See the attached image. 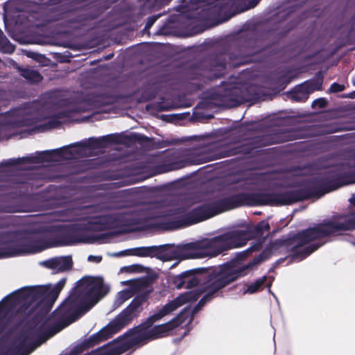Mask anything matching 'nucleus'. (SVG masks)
<instances>
[{"label": "nucleus", "instance_id": "nucleus-1", "mask_svg": "<svg viewBox=\"0 0 355 355\" xmlns=\"http://www.w3.org/2000/svg\"><path fill=\"white\" fill-rule=\"evenodd\" d=\"M288 31L268 29L261 33L250 32L241 40L239 48L232 52L218 51L195 64L188 71V78L198 80V87L209 81L220 78L227 67L237 68L252 62H259V55L277 44Z\"/></svg>", "mask_w": 355, "mask_h": 355}, {"label": "nucleus", "instance_id": "nucleus-2", "mask_svg": "<svg viewBox=\"0 0 355 355\" xmlns=\"http://www.w3.org/2000/svg\"><path fill=\"white\" fill-rule=\"evenodd\" d=\"M352 172L347 164H340L327 171L322 177L309 180L304 187L280 193H255L258 206L289 205L326 193L352 182Z\"/></svg>", "mask_w": 355, "mask_h": 355}, {"label": "nucleus", "instance_id": "nucleus-3", "mask_svg": "<svg viewBox=\"0 0 355 355\" xmlns=\"http://www.w3.org/2000/svg\"><path fill=\"white\" fill-rule=\"evenodd\" d=\"M322 239L318 225L313 227H309L295 234L291 237L278 239L270 243L266 248L245 266L235 267L230 263L221 265L225 271L230 274V277H234V282L239 277L248 274V270L252 267L259 265L263 261L269 259L274 252L281 249H285L287 252H291L288 257L292 260L302 261L317 250L323 243H314L304 247L317 239Z\"/></svg>", "mask_w": 355, "mask_h": 355}, {"label": "nucleus", "instance_id": "nucleus-4", "mask_svg": "<svg viewBox=\"0 0 355 355\" xmlns=\"http://www.w3.org/2000/svg\"><path fill=\"white\" fill-rule=\"evenodd\" d=\"M110 291L100 277H84L76 283L69 296L53 312L52 317L61 318L69 324L89 311L99 299Z\"/></svg>", "mask_w": 355, "mask_h": 355}, {"label": "nucleus", "instance_id": "nucleus-5", "mask_svg": "<svg viewBox=\"0 0 355 355\" xmlns=\"http://www.w3.org/2000/svg\"><path fill=\"white\" fill-rule=\"evenodd\" d=\"M245 206H258L255 193H236L226 197L204 203L192 209L178 220L158 223L163 230H173L189 226L223 212Z\"/></svg>", "mask_w": 355, "mask_h": 355}, {"label": "nucleus", "instance_id": "nucleus-6", "mask_svg": "<svg viewBox=\"0 0 355 355\" xmlns=\"http://www.w3.org/2000/svg\"><path fill=\"white\" fill-rule=\"evenodd\" d=\"M66 282V278L60 279L51 289L44 286L24 287L5 297L0 302V333L5 329L4 320L6 315L19 305H21L26 311L33 304L37 302L43 304L48 311L50 310Z\"/></svg>", "mask_w": 355, "mask_h": 355}, {"label": "nucleus", "instance_id": "nucleus-7", "mask_svg": "<svg viewBox=\"0 0 355 355\" xmlns=\"http://www.w3.org/2000/svg\"><path fill=\"white\" fill-rule=\"evenodd\" d=\"M149 293L144 292L137 295L131 303L117 315L107 325L97 333L85 338L77 344L71 350V355H78L85 350L94 347L119 332L128 325L134 318L142 311V305L147 302Z\"/></svg>", "mask_w": 355, "mask_h": 355}, {"label": "nucleus", "instance_id": "nucleus-8", "mask_svg": "<svg viewBox=\"0 0 355 355\" xmlns=\"http://www.w3.org/2000/svg\"><path fill=\"white\" fill-rule=\"evenodd\" d=\"M200 295V293L195 291H188L168 302L158 311L149 316L145 322L127 331L124 334L125 339L126 340L125 344L132 346L140 344L146 340H153L151 329L150 328L155 322L171 314L183 304L189 302L196 301Z\"/></svg>", "mask_w": 355, "mask_h": 355}, {"label": "nucleus", "instance_id": "nucleus-9", "mask_svg": "<svg viewBox=\"0 0 355 355\" xmlns=\"http://www.w3.org/2000/svg\"><path fill=\"white\" fill-rule=\"evenodd\" d=\"M0 246L3 258L40 252L51 245L37 236L18 231L0 232Z\"/></svg>", "mask_w": 355, "mask_h": 355}, {"label": "nucleus", "instance_id": "nucleus-10", "mask_svg": "<svg viewBox=\"0 0 355 355\" xmlns=\"http://www.w3.org/2000/svg\"><path fill=\"white\" fill-rule=\"evenodd\" d=\"M46 320L40 315H35L27 324L26 328L18 334L15 338L11 346L7 350L6 354H17L24 352L29 345L28 342L37 338L38 345L44 342L48 338L44 327Z\"/></svg>", "mask_w": 355, "mask_h": 355}, {"label": "nucleus", "instance_id": "nucleus-11", "mask_svg": "<svg viewBox=\"0 0 355 355\" xmlns=\"http://www.w3.org/2000/svg\"><path fill=\"white\" fill-rule=\"evenodd\" d=\"M210 279L205 288V294L198 302L196 308H200L212 299L219 295L220 291L234 282V277H230L222 266L211 270L209 273Z\"/></svg>", "mask_w": 355, "mask_h": 355}, {"label": "nucleus", "instance_id": "nucleus-12", "mask_svg": "<svg viewBox=\"0 0 355 355\" xmlns=\"http://www.w3.org/2000/svg\"><path fill=\"white\" fill-rule=\"evenodd\" d=\"M317 225L322 239L338 236L343 232L355 230V212L335 215Z\"/></svg>", "mask_w": 355, "mask_h": 355}, {"label": "nucleus", "instance_id": "nucleus-13", "mask_svg": "<svg viewBox=\"0 0 355 355\" xmlns=\"http://www.w3.org/2000/svg\"><path fill=\"white\" fill-rule=\"evenodd\" d=\"M171 244H164L161 245H153L148 247H139L134 249V255L140 257H156L162 261H169L178 257H181L182 259L197 258L200 256L196 253L187 254L178 251H174L171 254L167 253V251L172 248Z\"/></svg>", "mask_w": 355, "mask_h": 355}, {"label": "nucleus", "instance_id": "nucleus-14", "mask_svg": "<svg viewBox=\"0 0 355 355\" xmlns=\"http://www.w3.org/2000/svg\"><path fill=\"white\" fill-rule=\"evenodd\" d=\"M65 153H71L68 146H64L51 150L37 152L35 155L27 157L3 160L1 165L3 166H15L24 163L42 164L53 161L54 156L62 157Z\"/></svg>", "mask_w": 355, "mask_h": 355}, {"label": "nucleus", "instance_id": "nucleus-15", "mask_svg": "<svg viewBox=\"0 0 355 355\" xmlns=\"http://www.w3.org/2000/svg\"><path fill=\"white\" fill-rule=\"evenodd\" d=\"M216 268H197L182 272L178 275L172 277L171 284L176 288H187L190 289L199 285L202 279H200L199 275H207L208 282H209V273L211 270Z\"/></svg>", "mask_w": 355, "mask_h": 355}, {"label": "nucleus", "instance_id": "nucleus-16", "mask_svg": "<svg viewBox=\"0 0 355 355\" xmlns=\"http://www.w3.org/2000/svg\"><path fill=\"white\" fill-rule=\"evenodd\" d=\"M121 137V134H110L98 138L90 137L87 141L78 143L76 145L93 150L105 148L110 144H123Z\"/></svg>", "mask_w": 355, "mask_h": 355}, {"label": "nucleus", "instance_id": "nucleus-17", "mask_svg": "<svg viewBox=\"0 0 355 355\" xmlns=\"http://www.w3.org/2000/svg\"><path fill=\"white\" fill-rule=\"evenodd\" d=\"M205 254L211 257H216L230 249L225 233L211 239L202 240Z\"/></svg>", "mask_w": 355, "mask_h": 355}, {"label": "nucleus", "instance_id": "nucleus-18", "mask_svg": "<svg viewBox=\"0 0 355 355\" xmlns=\"http://www.w3.org/2000/svg\"><path fill=\"white\" fill-rule=\"evenodd\" d=\"M183 314L184 311H182L168 322L155 325L152 327L151 333L153 340L168 336L172 330L180 326L183 322Z\"/></svg>", "mask_w": 355, "mask_h": 355}, {"label": "nucleus", "instance_id": "nucleus-19", "mask_svg": "<svg viewBox=\"0 0 355 355\" xmlns=\"http://www.w3.org/2000/svg\"><path fill=\"white\" fill-rule=\"evenodd\" d=\"M230 249L243 247L252 239V232L249 229L234 230L225 232Z\"/></svg>", "mask_w": 355, "mask_h": 355}, {"label": "nucleus", "instance_id": "nucleus-20", "mask_svg": "<svg viewBox=\"0 0 355 355\" xmlns=\"http://www.w3.org/2000/svg\"><path fill=\"white\" fill-rule=\"evenodd\" d=\"M242 93V89L239 87L228 83L220 96L222 101L228 105L234 106L245 101Z\"/></svg>", "mask_w": 355, "mask_h": 355}, {"label": "nucleus", "instance_id": "nucleus-21", "mask_svg": "<svg viewBox=\"0 0 355 355\" xmlns=\"http://www.w3.org/2000/svg\"><path fill=\"white\" fill-rule=\"evenodd\" d=\"M83 225L72 224L67 227V231L61 236V242L64 245H71L77 243L83 242L85 240L80 234L84 230Z\"/></svg>", "mask_w": 355, "mask_h": 355}, {"label": "nucleus", "instance_id": "nucleus-22", "mask_svg": "<svg viewBox=\"0 0 355 355\" xmlns=\"http://www.w3.org/2000/svg\"><path fill=\"white\" fill-rule=\"evenodd\" d=\"M115 218L111 215H101L91 218L87 223L88 229L92 231L101 232L112 228Z\"/></svg>", "mask_w": 355, "mask_h": 355}, {"label": "nucleus", "instance_id": "nucleus-23", "mask_svg": "<svg viewBox=\"0 0 355 355\" xmlns=\"http://www.w3.org/2000/svg\"><path fill=\"white\" fill-rule=\"evenodd\" d=\"M157 217L148 209H139L132 213L130 216H126L124 221L126 225L136 226L145 225Z\"/></svg>", "mask_w": 355, "mask_h": 355}, {"label": "nucleus", "instance_id": "nucleus-24", "mask_svg": "<svg viewBox=\"0 0 355 355\" xmlns=\"http://www.w3.org/2000/svg\"><path fill=\"white\" fill-rule=\"evenodd\" d=\"M70 116V112L61 111L53 115L49 120L34 128L38 132H45L59 127L61 125L60 119Z\"/></svg>", "mask_w": 355, "mask_h": 355}, {"label": "nucleus", "instance_id": "nucleus-25", "mask_svg": "<svg viewBox=\"0 0 355 355\" xmlns=\"http://www.w3.org/2000/svg\"><path fill=\"white\" fill-rule=\"evenodd\" d=\"M70 116V112L61 111L53 115L49 120L34 128L38 132H45L59 127L61 125L60 119Z\"/></svg>", "mask_w": 355, "mask_h": 355}, {"label": "nucleus", "instance_id": "nucleus-26", "mask_svg": "<svg viewBox=\"0 0 355 355\" xmlns=\"http://www.w3.org/2000/svg\"><path fill=\"white\" fill-rule=\"evenodd\" d=\"M70 116V112L61 111L53 115L49 120L34 128L38 132H45L59 127L61 125L60 119Z\"/></svg>", "mask_w": 355, "mask_h": 355}, {"label": "nucleus", "instance_id": "nucleus-27", "mask_svg": "<svg viewBox=\"0 0 355 355\" xmlns=\"http://www.w3.org/2000/svg\"><path fill=\"white\" fill-rule=\"evenodd\" d=\"M324 80V73L319 71L315 73L313 78L307 80L302 83L305 89L309 92V94L315 91H321L322 89V84Z\"/></svg>", "mask_w": 355, "mask_h": 355}, {"label": "nucleus", "instance_id": "nucleus-28", "mask_svg": "<svg viewBox=\"0 0 355 355\" xmlns=\"http://www.w3.org/2000/svg\"><path fill=\"white\" fill-rule=\"evenodd\" d=\"M17 69L20 76L31 84H38L43 80V76L41 73L33 68L19 67Z\"/></svg>", "mask_w": 355, "mask_h": 355}, {"label": "nucleus", "instance_id": "nucleus-29", "mask_svg": "<svg viewBox=\"0 0 355 355\" xmlns=\"http://www.w3.org/2000/svg\"><path fill=\"white\" fill-rule=\"evenodd\" d=\"M254 148L250 145H241L220 152V157H227L236 155H248L252 153Z\"/></svg>", "mask_w": 355, "mask_h": 355}, {"label": "nucleus", "instance_id": "nucleus-30", "mask_svg": "<svg viewBox=\"0 0 355 355\" xmlns=\"http://www.w3.org/2000/svg\"><path fill=\"white\" fill-rule=\"evenodd\" d=\"M121 135L123 144L126 142L138 143L139 144H149L152 141L153 138H150L144 135L139 133H131L130 135Z\"/></svg>", "mask_w": 355, "mask_h": 355}, {"label": "nucleus", "instance_id": "nucleus-31", "mask_svg": "<svg viewBox=\"0 0 355 355\" xmlns=\"http://www.w3.org/2000/svg\"><path fill=\"white\" fill-rule=\"evenodd\" d=\"M291 98L295 102H305L309 96V92L304 87L302 84L296 86L290 92Z\"/></svg>", "mask_w": 355, "mask_h": 355}, {"label": "nucleus", "instance_id": "nucleus-32", "mask_svg": "<svg viewBox=\"0 0 355 355\" xmlns=\"http://www.w3.org/2000/svg\"><path fill=\"white\" fill-rule=\"evenodd\" d=\"M58 320L46 330V336L49 338L60 332L61 330L69 326L70 324L61 318H57Z\"/></svg>", "mask_w": 355, "mask_h": 355}, {"label": "nucleus", "instance_id": "nucleus-33", "mask_svg": "<svg viewBox=\"0 0 355 355\" xmlns=\"http://www.w3.org/2000/svg\"><path fill=\"white\" fill-rule=\"evenodd\" d=\"M270 229L268 222L266 220H261L252 229L249 230L252 232V238L263 236L265 232L269 231Z\"/></svg>", "mask_w": 355, "mask_h": 355}, {"label": "nucleus", "instance_id": "nucleus-34", "mask_svg": "<svg viewBox=\"0 0 355 355\" xmlns=\"http://www.w3.org/2000/svg\"><path fill=\"white\" fill-rule=\"evenodd\" d=\"M267 276L264 275L261 278L257 279L254 282L251 283L246 291L244 292L245 293L253 294L257 292L260 291L263 289V286L267 281Z\"/></svg>", "mask_w": 355, "mask_h": 355}, {"label": "nucleus", "instance_id": "nucleus-35", "mask_svg": "<svg viewBox=\"0 0 355 355\" xmlns=\"http://www.w3.org/2000/svg\"><path fill=\"white\" fill-rule=\"evenodd\" d=\"M0 51L10 54L15 51V46L8 40L1 31L0 32Z\"/></svg>", "mask_w": 355, "mask_h": 355}, {"label": "nucleus", "instance_id": "nucleus-36", "mask_svg": "<svg viewBox=\"0 0 355 355\" xmlns=\"http://www.w3.org/2000/svg\"><path fill=\"white\" fill-rule=\"evenodd\" d=\"M259 1L260 0H235L234 3L240 12H244L254 8Z\"/></svg>", "mask_w": 355, "mask_h": 355}, {"label": "nucleus", "instance_id": "nucleus-37", "mask_svg": "<svg viewBox=\"0 0 355 355\" xmlns=\"http://www.w3.org/2000/svg\"><path fill=\"white\" fill-rule=\"evenodd\" d=\"M58 272H64L71 270L73 266V261L71 256L58 258Z\"/></svg>", "mask_w": 355, "mask_h": 355}, {"label": "nucleus", "instance_id": "nucleus-38", "mask_svg": "<svg viewBox=\"0 0 355 355\" xmlns=\"http://www.w3.org/2000/svg\"><path fill=\"white\" fill-rule=\"evenodd\" d=\"M157 96V92L154 90H151L148 88L144 89L141 94L139 99L138 100L139 103L147 102L149 101H152Z\"/></svg>", "mask_w": 355, "mask_h": 355}, {"label": "nucleus", "instance_id": "nucleus-39", "mask_svg": "<svg viewBox=\"0 0 355 355\" xmlns=\"http://www.w3.org/2000/svg\"><path fill=\"white\" fill-rule=\"evenodd\" d=\"M125 269L129 272H144L147 268L141 264H133L125 267Z\"/></svg>", "mask_w": 355, "mask_h": 355}, {"label": "nucleus", "instance_id": "nucleus-40", "mask_svg": "<svg viewBox=\"0 0 355 355\" xmlns=\"http://www.w3.org/2000/svg\"><path fill=\"white\" fill-rule=\"evenodd\" d=\"M183 250H204L202 241L198 243H189L183 245Z\"/></svg>", "mask_w": 355, "mask_h": 355}, {"label": "nucleus", "instance_id": "nucleus-41", "mask_svg": "<svg viewBox=\"0 0 355 355\" xmlns=\"http://www.w3.org/2000/svg\"><path fill=\"white\" fill-rule=\"evenodd\" d=\"M130 297L131 295L130 291L126 290L122 291L120 293H119V296L116 302H118L119 305H121Z\"/></svg>", "mask_w": 355, "mask_h": 355}, {"label": "nucleus", "instance_id": "nucleus-42", "mask_svg": "<svg viewBox=\"0 0 355 355\" xmlns=\"http://www.w3.org/2000/svg\"><path fill=\"white\" fill-rule=\"evenodd\" d=\"M327 105V101L324 98H319L314 100L311 103L313 108H324Z\"/></svg>", "mask_w": 355, "mask_h": 355}, {"label": "nucleus", "instance_id": "nucleus-43", "mask_svg": "<svg viewBox=\"0 0 355 355\" xmlns=\"http://www.w3.org/2000/svg\"><path fill=\"white\" fill-rule=\"evenodd\" d=\"M345 85L338 83H333L329 89L330 93H338L343 92L345 89Z\"/></svg>", "mask_w": 355, "mask_h": 355}, {"label": "nucleus", "instance_id": "nucleus-44", "mask_svg": "<svg viewBox=\"0 0 355 355\" xmlns=\"http://www.w3.org/2000/svg\"><path fill=\"white\" fill-rule=\"evenodd\" d=\"M297 7L296 5L292 6L282 11L279 12L280 17L283 18L284 20L286 19L290 15L295 11Z\"/></svg>", "mask_w": 355, "mask_h": 355}, {"label": "nucleus", "instance_id": "nucleus-45", "mask_svg": "<svg viewBox=\"0 0 355 355\" xmlns=\"http://www.w3.org/2000/svg\"><path fill=\"white\" fill-rule=\"evenodd\" d=\"M262 243L261 242L257 241L255 242L253 245H252L250 248H248L245 251H244V253L245 255H248L249 254L259 251L261 249Z\"/></svg>", "mask_w": 355, "mask_h": 355}, {"label": "nucleus", "instance_id": "nucleus-46", "mask_svg": "<svg viewBox=\"0 0 355 355\" xmlns=\"http://www.w3.org/2000/svg\"><path fill=\"white\" fill-rule=\"evenodd\" d=\"M45 266L50 269H58V258L51 259L44 263Z\"/></svg>", "mask_w": 355, "mask_h": 355}, {"label": "nucleus", "instance_id": "nucleus-47", "mask_svg": "<svg viewBox=\"0 0 355 355\" xmlns=\"http://www.w3.org/2000/svg\"><path fill=\"white\" fill-rule=\"evenodd\" d=\"M162 16V14L158 15H153L152 16H150L146 21V28H150L153 25L155 24V22Z\"/></svg>", "mask_w": 355, "mask_h": 355}, {"label": "nucleus", "instance_id": "nucleus-48", "mask_svg": "<svg viewBox=\"0 0 355 355\" xmlns=\"http://www.w3.org/2000/svg\"><path fill=\"white\" fill-rule=\"evenodd\" d=\"M104 105H112L116 102V98L113 96L103 94L101 96Z\"/></svg>", "mask_w": 355, "mask_h": 355}, {"label": "nucleus", "instance_id": "nucleus-49", "mask_svg": "<svg viewBox=\"0 0 355 355\" xmlns=\"http://www.w3.org/2000/svg\"><path fill=\"white\" fill-rule=\"evenodd\" d=\"M87 260L91 262L100 263L102 261L101 256L89 255Z\"/></svg>", "mask_w": 355, "mask_h": 355}, {"label": "nucleus", "instance_id": "nucleus-50", "mask_svg": "<svg viewBox=\"0 0 355 355\" xmlns=\"http://www.w3.org/2000/svg\"><path fill=\"white\" fill-rule=\"evenodd\" d=\"M78 21H88L92 20L94 19L93 17H92L90 15L88 14H83L78 17Z\"/></svg>", "mask_w": 355, "mask_h": 355}, {"label": "nucleus", "instance_id": "nucleus-51", "mask_svg": "<svg viewBox=\"0 0 355 355\" xmlns=\"http://www.w3.org/2000/svg\"><path fill=\"white\" fill-rule=\"evenodd\" d=\"M211 7L218 8V10L222 11L225 6L223 2H220V0H215V1L214 2V6H212Z\"/></svg>", "mask_w": 355, "mask_h": 355}, {"label": "nucleus", "instance_id": "nucleus-52", "mask_svg": "<svg viewBox=\"0 0 355 355\" xmlns=\"http://www.w3.org/2000/svg\"><path fill=\"white\" fill-rule=\"evenodd\" d=\"M1 211L6 213H12L17 211V210L12 207L6 206L1 209Z\"/></svg>", "mask_w": 355, "mask_h": 355}, {"label": "nucleus", "instance_id": "nucleus-53", "mask_svg": "<svg viewBox=\"0 0 355 355\" xmlns=\"http://www.w3.org/2000/svg\"><path fill=\"white\" fill-rule=\"evenodd\" d=\"M63 15H64V13H59V14L56 15L55 16L53 17L49 21H57L61 20L64 18Z\"/></svg>", "mask_w": 355, "mask_h": 355}, {"label": "nucleus", "instance_id": "nucleus-54", "mask_svg": "<svg viewBox=\"0 0 355 355\" xmlns=\"http://www.w3.org/2000/svg\"><path fill=\"white\" fill-rule=\"evenodd\" d=\"M110 236V234L108 233H103V234H101L97 236H96L94 240L96 241V240H99V239H107Z\"/></svg>", "mask_w": 355, "mask_h": 355}, {"label": "nucleus", "instance_id": "nucleus-55", "mask_svg": "<svg viewBox=\"0 0 355 355\" xmlns=\"http://www.w3.org/2000/svg\"><path fill=\"white\" fill-rule=\"evenodd\" d=\"M27 120L25 119H23L21 120H19V121H17V126L19 127H23V126H26V125H28V123H27L26 121Z\"/></svg>", "mask_w": 355, "mask_h": 355}, {"label": "nucleus", "instance_id": "nucleus-56", "mask_svg": "<svg viewBox=\"0 0 355 355\" xmlns=\"http://www.w3.org/2000/svg\"><path fill=\"white\" fill-rule=\"evenodd\" d=\"M63 0H49L47 4L49 6H55L60 4Z\"/></svg>", "mask_w": 355, "mask_h": 355}, {"label": "nucleus", "instance_id": "nucleus-57", "mask_svg": "<svg viewBox=\"0 0 355 355\" xmlns=\"http://www.w3.org/2000/svg\"><path fill=\"white\" fill-rule=\"evenodd\" d=\"M349 202L352 205L355 206V193L349 199Z\"/></svg>", "mask_w": 355, "mask_h": 355}, {"label": "nucleus", "instance_id": "nucleus-58", "mask_svg": "<svg viewBox=\"0 0 355 355\" xmlns=\"http://www.w3.org/2000/svg\"><path fill=\"white\" fill-rule=\"evenodd\" d=\"M293 136V135L290 134V133H286V135L285 137H287L286 140H291V137Z\"/></svg>", "mask_w": 355, "mask_h": 355}, {"label": "nucleus", "instance_id": "nucleus-59", "mask_svg": "<svg viewBox=\"0 0 355 355\" xmlns=\"http://www.w3.org/2000/svg\"><path fill=\"white\" fill-rule=\"evenodd\" d=\"M114 56V53H110L109 55H107L106 57H105V60H110L111 58H112Z\"/></svg>", "mask_w": 355, "mask_h": 355}, {"label": "nucleus", "instance_id": "nucleus-60", "mask_svg": "<svg viewBox=\"0 0 355 355\" xmlns=\"http://www.w3.org/2000/svg\"><path fill=\"white\" fill-rule=\"evenodd\" d=\"M166 117H170L169 119H168V121H171V118L173 117V116H168V115H163L162 116V118L164 119V118H166Z\"/></svg>", "mask_w": 355, "mask_h": 355}, {"label": "nucleus", "instance_id": "nucleus-61", "mask_svg": "<svg viewBox=\"0 0 355 355\" xmlns=\"http://www.w3.org/2000/svg\"><path fill=\"white\" fill-rule=\"evenodd\" d=\"M349 97H351V98H355V92H352V94H350Z\"/></svg>", "mask_w": 355, "mask_h": 355}, {"label": "nucleus", "instance_id": "nucleus-62", "mask_svg": "<svg viewBox=\"0 0 355 355\" xmlns=\"http://www.w3.org/2000/svg\"><path fill=\"white\" fill-rule=\"evenodd\" d=\"M352 83H353V85L355 86V78H353V79H352Z\"/></svg>", "mask_w": 355, "mask_h": 355}, {"label": "nucleus", "instance_id": "nucleus-63", "mask_svg": "<svg viewBox=\"0 0 355 355\" xmlns=\"http://www.w3.org/2000/svg\"><path fill=\"white\" fill-rule=\"evenodd\" d=\"M267 286L270 288L271 286V283L268 284Z\"/></svg>", "mask_w": 355, "mask_h": 355}, {"label": "nucleus", "instance_id": "nucleus-64", "mask_svg": "<svg viewBox=\"0 0 355 355\" xmlns=\"http://www.w3.org/2000/svg\"><path fill=\"white\" fill-rule=\"evenodd\" d=\"M7 124L10 125V121H8Z\"/></svg>", "mask_w": 355, "mask_h": 355}]
</instances>
